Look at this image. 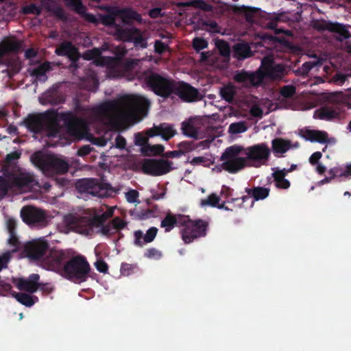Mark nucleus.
<instances>
[{"label":"nucleus","mask_w":351,"mask_h":351,"mask_svg":"<svg viewBox=\"0 0 351 351\" xmlns=\"http://www.w3.org/2000/svg\"><path fill=\"white\" fill-rule=\"evenodd\" d=\"M60 121H63L68 133L75 138L82 139L88 133L85 121L72 112L58 113L51 110L43 114H29L24 123L32 132H45L48 136L53 137L60 132Z\"/></svg>","instance_id":"obj_1"},{"label":"nucleus","mask_w":351,"mask_h":351,"mask_svg":"<svg viewBox=\"0 0 351 351\" xmlns=\"http://www.w3.org/2000/svg\"><path fill=\"white\" fill-rule=\"evenodd\" d=\"M150 101L143 97L125 95L118 100L108 101L97 107V114L108 117L112 114L135 112L137 114L146 116Z\"/></svg>","instance_id":"obj_2"},{"label":"nucleus","mask_w":351,"mask_h":351,"mask_svg":"<svg viewBox=\"0 0 351 351\" xmlns=\"http://www.w3.org/2000/svg\"><path fill=\"white\" fill-rule=\"evenodd\" d=\"M140 77L144 84L158 96L168 98L173 93L176 81L171 77L162 76L151 69L143 71Z\"/></svg>","instance_id":"obj_3"},{"label":"nucleus","mask_w":351,"mask_h":351,"mask_svg":"<svg viewBox=\"0 0 351 351\" xmlns=\"http://www.w3.org/2000/svg\"><path fill=\"white\" fill-rule=\"evenodd\" d=\"M90 271V266L86 258L77 255L66 262L62 276L75 284H80L87 280Z\"/></svg>","instance_id":"obj_4"},{"label":"nucleus","mask_w":351,"mask_h":351,"mask_svg":"<svg viewBox=\"0 0 351 351\" xmlns=\"http://www.w3.org/2000/svg\"><path fill=\"white\" fill-rule=\"evenodd\" d=\"M106 220L105 217L101 215L90 218L69 214L64 217V223L68 229L84 234H88L94 226L100 227L105 225Z\"/></svg>","instance_id":"obj_5"},{"label":"nucleus","mask_w":351,"mask_h":351,"mask_svg":"<svg viewBox=\"0 0 351 351\" xmlns=\"http://www.w3.org/2000/svg\"><path fill=\"white\" fill-rule=\"evenodd\" d=\"M75 187L80 193H88L94 197H106L110 195L112 187L110 184L96 178H83L77 181Z\"/></svg>","instance_id":"obj_6"},{"label":"nucleus","mask_w":351,"mask_h":351,"mask_svg":"<svg viewBox=\"0 0 351 351\" xmlns=\"http://www.w3.org/2000/svg\"><path fill=\"white\" fill-rule=\"evenodd\" d=\"M243 158V168L246 165L260 167L267 165L270 157V149L265 143H260L247 147Z\"/></svg>","instance_id":"obj_7"},{"label":"nucleus","mask_w":351,"mask_h":351,"mask_svg":"<svg viewBox=\"0 0 351 351\" xmlns=\"http://www.w3.org/2000/svg\"><path fill=\"white\" fill-rule=\"evenodd\" d=\"M183 226L181 230L182 239L188 244L194 240L204 237L207 234L208 223L203 219L184 220L182 222Z\"/></svg>","instance_id":"obj_8"},{"label":"nucleus","mask_w":351,"mask_h":351,"mask_svg":"<svg viewBox=\"0 0 351 351\" xmlns=\"http://www.w3.org/2000/svg\"><path fill=\"white\" fill-rule=\"evenodd\" d=\"M241 146L234 145L227 147L221 156V160L223 161L221 167L226 171L235 173L241 169Z\"/></svg>","instance_id":"obj_9"},{"label":"nucleus","mask_w":351,"mask_h":351,"mask_svg":"<svg viewBox=\"0 0 351 351\" xmlns=\"http://www.w3.org/2000/svg\"><path fill=\"white\" fill-rule=\"evenodd\" d=\"M69 260L68 254L62 250H51L49 255L43 258V268L56 272L62 276L64 264Z\"/></svg>","instance_id":"obj_10"},{"label":"nucleus","mask_w":351,"mask_h":351,"mask_svg":"<svg viewBox=\"0 0 351 351\" xmlns=\"http://www.w3.org/2000/svg\"><path fill=\"white\" fill-rule=\"evenodd\" d=\"M257 38L259 40L252 43L251 45L243 40V60L252 56L253 52L256 51L259 47H264L265 45H273L276 43L280 42L277 37L262 32L256 33V39Z\"/></svg>","instance_id":"obj_11"},{"label":"nucleus","mask_w":351,"mask_h":351,"mask_svg":"<svg viewBox=\"0 0 351 351\" xmlns=\"http://www.w3.org/2000/svg\"><path fill=\"white\" fill-rule=\"evenodd\" d=\"M174 87L173 94L178 96L184 101L193 102L202 99L198 90L186 82L176 81Z\"/></svg>","instance_id":"obj_12"},{"label":"nucleus","mask_w":351,"mask_h":351,"mask_svg":"<svg viewBox=\"0 0 351 351\" xmlns=\"http://www.w3.org/2000/svg\"><path fill=\"white\" fill-rule=\"evenodd\" d=\"M117 35L121 40L125 42L133 43L136 48L145 49L147 47V42L140 29L137 28L118 29Z\"/></svg>","instance_id":"obj_13"},{"label":"nucleus","mask_w":351,"mask_h":351,"mask_svg":"<svg viewBox=\"0 0 351 351\" xmlns=\"http://www.w3.org/2000/svg\"><path fill=\"white\" fill-rule=\"evenodd\" d=\"M313 27L318 31L328 30L330 32L337 33L341 37L339 38L341 40L350 37V32L346 26L338 23H332L325 20L315 21L313 23Z\"/></svg>","instance_id":"obj_14"},{"label":"nucleus","mask_w":351,"mask_h":351,"mask_svg":"<svg viewBox=\"0 0 351 351\" xmlns=\"http://www.w3.org/2000/svg\"><path fill=\"white\" fill-rule=\"evenodd\" d=\"M49 243L45 241L38 240L29 243L25 246L27 256L32 260L41 261L47 256L49 250Z\"/></svg>","instance_id":"obj_15"},{"label":"nucleus","mask_w":351,"mask_h":351,"mask_svg":"<svg viewBox=\"0 0 351 351\" xmlns=\"http://www.w3.org/2000/svg\"><path fill=\"white\" fill-rule=\"evenodd\" d=\"M21 217L25 223L30 226L43 223L46 220V215L43 210L31 206L21 209Z\"/></svg>","instance_id":"obj_16"},{"label":"nucleus","mask_w":351,"mask_h":351,"mask_svg":"<svg viewBox=\"0 0 351 351\" xmlns=\"http://www.w3.org/2000/svg\"><path fill=\"white\" fill-rule=\"evenodd\" d=\"M10 180L12 186L19 189H29L38 184L34 176L29 172H21L19 175H13Z\"/></svg>","instance_id":"obj_17"},{"label":"nucleus","mask_w":351,"mask_h":351,"mask_svg":"<svg viewBox=\"0 0 351 351\" xmlns=\"http://www.w3.org/2000/svg\"><path fill=\"white\" fill-rule=\"evenodd\" d=\"M177 132L173 125L167 123H162L158 125H154L147 130L146 134L149 137L160 136L162 139L169 141L176 134Z\"/></svg>","instance_id":"obj_18"},{"label":"nucleus","mask_w":351,"mask_h":351,"mask_svg":"<svg viewBox=\"0 0 351 351\" xmlns=\"http://www.w3.org/2000/svg\"><path fill=\"white\" fill-rule=\"evenodd\" d=\"M245 191L247 195H243V204L250 201L249 207H252L256 201L267 198L269 195L270 190L265 187L255 186L252 189L245 188Z\"/></svg>","instance_id":"obj_19"},{"label":"nucleus","mask_w":351,"mask_h":351,"mask_svg":"<svg viewBox=\"0 0 351 351\" xmlns=\"http://www.w3.org/2000/svg\"><path fill=\"white\" fill-rule=\"evenodd\" d=\"M265 14L266 13L259 8L243 5V18L244 17L245 21L250 25H263Z\"/></svg>","instance_id":"obj_20"},{"label":"nucleus","mask_w":351,"mask_h":351,"mask_svg":"<svg viewBox=\"0 0 351 351\" xmlns=\"http://www.w3.org/2000/svg\"><path fill=\"white\" fill-rule=\"evenodd\" d=\"M40 276L38 274H32L26 278H19L14 280L16 286L20 291H25L30 293H34L38 289V281Z\"/></svg>","instance_id":"obj_21"},{"label":"nucleus","mask_w":351,"mask_h":351,"mask_svg":"<svg viewBox=\"0 0 351 351\" xmlns=\"http://www.w3.org/2000/svg\"><path fill=\"white\" fill-rule=\"evenodd\" d=\"M23 48V41L16 39H6L0 44V64L3 62V58L7 53L16 54Z\"/></svg>","instance_id":"obj_22"},{"label":"nucleus","mask_w":351,"mask_h":351,"mask_svg":"<svg viewBox=\"0 0 351 351\" xmlns=\"http://www.w3.org/2000/svg\"><path fill=\"white\" fill-rule=\"evenodd\" d=\"M55 53L59 56H66L72 62H76L79 58L77 49L68 40L61 43L56 49Z\"/></svg>","instance_id":"obj_23"},{"label":"nucleus","mask_w":351,"mask_h":351,"mask_svg":"<svg viewBox=\"0 0 351 351\" xmlns=\"http://www.w3.org/2000/svg\"><path fill=\"white\" fill-rule=\"evenodd\" d=\"M158 231V230L156 227L149 228L145 234L141 230L134 231V244L137 247H142L145 244L152 242L155 239Z\"/></svg>","instance_id":"obj_24"},{"label":"nucleus","mask_w":351,"mask_h":351,"mask_svg":"<svg viewBox=\"0 0 351 351\" xmlns=\"http://www.w3.org/2000/svg\"><path fill=\"white\" fill-rule=\"evenodd\" d=\"M114 14L118 15V17H119L122 22L126 25H131L134 22H137L138 23H142L143 22L141 15L131 8L118 9L115 12Z\"/></svg>","instance_id":"obj_25"},{"label":"nucleus","mask_w":351,"mask_h":351,"mask_svg":"<svg viewBox=\"0 0 351 351\" xmlns=\"http://www.w3.org/2000/svg\"><path fill=\"white\" fill-rule=\"evenodd\" d=\"M200 128L201 121L196 118H190L182 123V134L188 137L198 138Z\"/></svg>","instance_id":"obj_26"},{"label":"nucleus","mask_w":351,"mask_h":351,"mask_svg":"<svg viewBox=\"0 0 351 351\" xmlns=\"http://www.w3.org/2000/svg\"><path fill=\"white\" fill-rule=\"evenodd\" d=\"M46 170H51L57 173L63 174L68 171L69 164L64 160L57 157H50L45 164Z\"/></svg>","instance_id":"obj_27"},{"label":"nucleus","mask_w":351,"mask_h":351,"mask_svg":"<svg viewBox=\"0 0 351 351\" xmlns=\"http://www.w3.org/2000/svg\"><path fill=\"white\" fill-rule=\"evenodd\" d=\"M302 136L311 142H317L319 143H328L330 142L328 134L326 131L306 130Z\"/></svg>","instance_id":"obj_28"},{"label":"nucleus","mask_w":351,"mask_h":351,"mask_svg":"<svg viewBox=\"0 0 351 351\" xmlns=\"http://www.w3.org/2000/svg\"><path fill=\"white\" fill-rule=\"evenodd\" d=\"M49 69V63L45 62L34 69H28L27 71L29 73L30 75L35 79V82L39 81L40 82H45L48 79L46 73Z\"/></svg>","instance_id":"obj_29"},{"label":"nucleus","mask_w":351,"mask_h":351,"mask_svg":"<svg viewBox=\"0 0 351 351\" xmlns=\"http://www.w3.org/2000/svg\"><path fill=\"white\" fill-rule=\"evenodd\" d=\"M262 71L258 70L254 73H248L243 70V86L245 84H249L253 86H258L263 83L265 77Z\"/></svg>","instance_id":"obj_30"},{"label":"nucleus","mask_w":351,"mask_h":351,"mask_svg":"<svg viewBox=\"0 0 351 351\" xmlns=\"http://www.w3.org/2000/svg\"><path fill=\"white\" fill-rule=\"evenodd\" d=\"M316 115L319 119L329 121L337 118L340 115V111L333 106H324L315 111V116Z\"/></svg>","instance_id":"obj_31"},{"label":"nucleus","mask_w":351,"mask_h":351,"mask_svg":"<svg viewBox=\"0 0 351 351\" xmlns=\"http://www.w3.org/2000/svg\"><path fill=\"white\" fill-rule=\"evenodd\" d=\"M103 10L108 12L109 14H99V23L105 26L113 27L115 25V17H118V15L114 14L118 8L106 6L104 7Z\"/></svg>","instance_id":"obj_32"},{"label":"nucleus","mask_w":351,"mask_h":351,"mask_svg":"<svg viewBox=\"0 0 351 351\" xmlns=\"http://www.w3.org/2000/svg\"><path fill=\"white\" fill-rule=\"evenodd\" d=\"M271 147L274 154H285L292 147V145L289 140L276 138L271 141Z\"/></svg>","instance_id":"obj_33"},{"label":"nucleus","mask_w":351,"mask_h":351,"mask_svg":"<svg viewBox=\"0 0 351 351\" xmlns=\"http://www.w3.org/2000/svg\"><path fill=\"white\" fill-rule=\"evenodd\" d=\"M8 294L12 295L19 302L27 307L32 306L38 300L36 296H32L25 293H16L12 290Z\"/></svg>","instance_id":"obj_34"},{"label":"nucleus","mask_w":351,"mask_h":351,"mask_svg":"<svg viewBox=\"0 0 351 351\" xmlns=\"http://www.w3.org/2000/svg\"><path fill=\"white\" fill-rule=\"evenodd\" d=\"M110 61L113 65L121 66L126 72L132 71L138 62L136 59L122 60L120 58H110Z\"/></svg>","instance_id":"obj_35"},{"label":"nucleus","mask_w":351,"mask_h":351,"mask_svg":"<svg viewBox=\"0 0 351 351\" xmlns=\"http://www.w3.org/2000/svg\"><path fill=\"white\" fill-rule=\"evenodd\" d=\"M287 73L286 67L282 64H275L265 75V78L280 80Z\"/></svg>","instance_id":"obj_36"},{"label":"nucleus","mask_w":351,"mask_h":351,"mask_svg":"<svg viewBox=\"0 0 351 351\" xmlns=\"http://www.w3.org/2000/svg\"><path fill=\"white\" fill-rule=\"evenodd\" d=\"M172 162L166 160L164 159L156 160V173L155 176L166 174L169 173L171 169Z\"/></svg>","instance_id":"obj_37"},{"label":"nucleus","mask_w":351,"mask_h":351,"mask_svg":"<svg viewBox=\"0 0 351 351\" xmlns=\"http://www.w3.org/2000/svg\"><path fill=\"white\" fill-rule=\"evenodd\" d=\"M178 220L175 215L168 213L162 220L160 226L165 228L166 232H169L176 226H177Z\"/></svg>","instance_id":"obj_38"},{"label":"nucleus","mask_w":351,"mask_h":351,"mask_svg":"<svg viewBox=\"0 0 351 351\" xmlns=\"http://www.w3.org/2000/svg\"><path fill=\"white\" fill-rule=\"evenodd\" d=\"M164 151V147L161 145L151 146L149 145H145L142 147V152L145 155H160Z\"/></svg>","instance_id":"obj_39"},{"label":"nucleus","mask_w":351,"mask_h":351,"mask_svg":"<svg viewBox=\"0 0 351 351\" xmlns=\"http://www.w3.org/2000/svg\"><path fill=\"white\" fill-rule=\"evenodd\" d=\"M66 2V5L68 7L72 8V9L79 14H84L86 8L83 5L82 0H64Z\"/></svg>","instance_id":"obj_40"},{"label":"nucleus","mask_w":351,"mask_h":351,"mask_svg":"<svg viewBox=\"0 0 351 351\" xmlns=\"http://www.w3.org/2000/svg\"><path fill=\"white\" fill-rule=\"evenodd\" d=\"M274 64V60L271 57L265 56L261 60V64L258 71H262L263 75L265 77Z\"/></svg>","instance_id":"obj_41"},{"label":"nucleus","mask_w":351,"mask_h":351,"mask_svg":"<svg viewBox=\"0 0 351 351\" xmlns=\"http://www.w3.org/2000/svg\"><path fill=\"white\" fill-rule=\"evenodd\" d=\"M142 170L145 174L155 176V159H145L142 164Z\"/></svg>","instance_id":"obj_42"},{"label":"nucleus","mask_w":351,"mask_h":351,"mask_svg":"<svg viewBox=\"0 0 351 351\" xmlns=\"http://www.w3.org/2000/svg\"><path fill=\"white\" fill-rule=\"evenodd\" d=\"M189 5L206 12H213V5L206 2L204 0H192Z\"/></svg>","instance_id":"obj_43"},{"label":"nucleus","mask_w":351,"mask_h":351,"mask_svg":"<svg viewBox=\"0 0 351 351\" xmlns=\"http://www.w3.org/2000/svg\"><path fill=\"white\" fill-rule=\"evenodd\" d=\"M21 13L25 15L34 14L39 16L41 14V8L35 3H30L21 8Z\"/></svg>","instance_id":"obj_44"},{"label":"nucleus","mask_w":351,"mask_h":351,"mask_svg":"<svg viewBox=\"0 0 351 351\" xmlns=\"http://www.w3.org/2000/svg\"><path fill=\"white\" fill-rule=\"evenodd\" d=\"M221 97L228 102H231L235 94V90L232 86H226L220 90Z\"/></svg>","instance_id":"obj_45"},{"label":"nucleus","mask_w":351,"mask_h":351,"mask_svg":"<svg viewBox=\"0 0 351 351\" xmlns=\"http://www.w3.org/2000/svg\"><path fill=\"white\" fill-rule=\"evenodd\" d=\"M21 153L18 152H12L6 155L5 158L4 160V168H8L14 166L17 160L20 158Z\"/></svg>","instance_id":"obj_46"},{"label":"nucleus","mask_w":351,"mask_h":351,"mask_svg":"<svg viewBox=\"0 0 351 351\" xmlns=\"http://www.w3.org/2000/svg\"><path fill=\"white\" fill-rule=\"evenodd\" d=\"M220 197L217 196L216 194L210 195L206 199L202 200V206H217L219 208L223 207V203L221 205H219Z\"/></svg>","instance_id":"obj_47"},{"label":"nucleus","mask_w":351,"mask_h":351,"mask_svg":"<svg viewBox=\"0 0 351 351\" xmlns=\"http://www.w3.org/2000/svg\"><path fill=\"white\" fill-rule=\"evenodd\" d=\"M178 147L182 152V155L197 149V145L194 141H182L178 144Z\"/></svg>","instance_id":"obj_48"},{"label":"nucleus","mask_w":351,"mask_h":351,"mask_svg":"<svg viewBox=\"0 0 351 351\" xmlns=\"http://www.w3.org/2000/svg\"><path fill=\"white\" fill-rule=\"evenodd\" d=\"M192 46L197 52H199L201 50L208 47V43L203 38L195 37L193 39Z\"/></svg>","instance_id":"obj_49"},{"label":"nucleus","mask_w":351,"mask_h":351,"mask_svg":"<svg viewBox=\"0 0 351 351\" xmlns=\"http://www.w3.org/2000/svg\"><path fill=\"white\" fill-rule=\"evenodd\" d=\"M144 256L149 259L159 260L162 257V252L155 247H149L145 251Z\"/></svg>","instance_id":"obj_50"},{"label":"nucleus","mask_w":351,"mask_h":351,"mask_svg":"<svg viewBox=\"0 0 351 351\" xmlns=\"http://www.w3.org/2000/svg\"><path fill=\"white\" fill-rule=\"evenodd\" d=\"M219 53L221 56L229 58L230 56V48L227 42L224 40H219L217 44Z\"/></svg>","instance_id":"obj_51"},{"label":"nucleus","mask_w":351,"mask_h":351,"mask_svg":"<svg viewBox=\"0 0 351 351\" xmlns=\"http://www.w3.org/2000/svg\"><path fill=\"white\" fill-rule=\"evenodd\" d=\"M11 187H12L11 180H7L0 176V197L5 196Z\"/></svg>","instance_id":"obj_52"},{"label":"nucleus","mask_w":351,"mask_h":351,"mask_svg":"<svg viewBox=\"0 0 351 351\" xmlns=\"http://www.w3.org/2000/svg\"><path fill=\"white\" fill-rule=\"evenodd\" d=\"M191 165L193 166L202 165L204 167H209L211 164V161L209 158L204 156H197L194 157L191 161Z\"/></svg>","instance_id":"obj_53"},{"label":"nucleus","mask_w":351,"mask_h":351,"mask_svg":"<svg viewBox=\"0 0 351 351\" xmlns=\"http://www.w3.org/2000/svg\"><path fill=\"white\" fill-rule=\"evenodd\" d=\"M101 53V51L98 48H93L86 51L83 55V58L86 60H91L99 58Z\"/></svg>","instance_id":"obj_54"},{"label":"nucleus","mask_w":351,"mask_h":351,"mask_svg":"<svg viewBox=\"0 0 351 351\" xmlns=\"http://www.w3.org/2000/svg\"><path fill=\"white\" fill-rule=\"evenodd\" d=\"M295 93V88L292 85L285 86L280 90V94L283 97L291 98Z\"/></svg>","instance_id":"obj_55"},{"label":"nucleus","mask_w":351,"mask_h":351,"mask_svg":"<svg viewBox=\"0 0 351 351\" xmlns=\"http://www.w3.org/2000/svg\"><path fill=\"white\" fill-rule=\"evenodd\" d=\"M169 49V46L161 41L156 40L154 43V51L156 53L162 55Z\"/></svg>","instance_id":"obj_56"},{"label":"nucleus","mask_w":351,"mask_h":351,"mask_svg":"<svg viewBox=\"0 0 351 351\" xmlns=\"http://www.w3.org/2000/svg\"><path fill=\"white\" fill-rule=\"evenodd\" d=\"M110 223L114 227V232L123 229L126 226L125 221L119 217H114Z\"/></svg>","instance_id":"obj_57"},{"label":"nucleus","mask_w":351,"mask_h":351,"mask_svg":"<svg viewBox=\"0 0 351 351\" xmlns=\"http://www.w3.org/2000/svg\"><path fill=\"white\" fill-rule=\"evenodd\" d=\"M138 192L135 189H131L125 193L126 199L130 203L138 202Z\"/></svg>","instance_id":"obj_58"},{"label":"nucleus","mask_w":351,"mask_h":351,"mask_svg":"<svg viewBox=\"0 0 351 351\" xmlns=\"http://www.w3.org/2000/svg\"><path fill=\"white\" fill-rule=\"evenodd\" d=\"M38 289H40L44 294L48 295L53 291L54 287L49 282L40 283L38 282Z\"/></svg>","instance_id":"obj_59"},{"label":"nucleus","mask_w":351,"mask_h":351,"mask_svg":"<svg viewBox=\"0 0 351 351\" xmlns=\"http://www.w3.org/2000/svg\"><path fill=\"white\" fill-rule=\"evenodd\" d=\"M95 266L97 270L101 273L106 274L108 271V264L104 260H97L95 263Z\"/></svg>","instance_id":"obj_60"},{"label":"nucleus","mask_w":351,"mask_h":351,"mask_svg":"<svg viewBox=\"0 0 351 351\" xmlns=\"http://www.w3.org/2000/svg\"><path fill=\"white\" fill-rule=\"evenodd\" d=\"M93 150V147L90 145H83L78 149L77 154L79 156L84 157L88 155Z\"/></svg>","instance_id":"obj_61"},{"label":"nucleus","mask_w":351,"mask_h":351,"mask_svg":"<svg viewBox=\"0 0 351 351\" xmlns=\"http://www.w3.org/2000/svg\"><path fill=\"white\" fill-rule=\"evenodd\" d=\"M331 100L336 103H346L347 101V97L341 92H338L332 93Z\"/></svg>","instance_id":"obj_62"},{"label":"nucleus","mask_w":351,"mask_h":351,"mask_svg":"<svg viewBox=\"0 0 351 351\" xmlns=\"http://www.w3.org/2000/svg\"><path fill=\"white\" fill-rule=\"evenodd\" d=\"M101 227V232L106 236H110L115 233L114 230V227L112 226L110 223H108L107 224H105L104 226H100Z\"/></svg>","instance_id":"obj_63"},{"label":"nucleus","mask_w":351,"mask_h":351,"mask_svg":"<svg viewBox=\"0 0 351 351\" xmlns=\"http://www.w3.org/2000/svg\"><path fill=\"white\" fill-rule=\"evenodd\" d=\"M10 237L8 239V243L10 245L17 249L20 246V241L17 237L16 232L9 233Z\"/></svg>","instance_id":"obj_64"}]
</instances>
